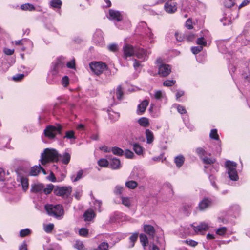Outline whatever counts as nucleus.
<instances>
[{"label": "nucleus", "mask_w": 250, "mask_h": 250, "mask_svg": "<svg viewBox=\"0 0 250 250\" xmlns=\"http://www.w3.org/2000/svg\"><path fill=\"white\" fill-rule=\"evenodd\" d=\"M61 155L56 149L45 148L41 154V163L43 165L49 162L57 163Z\"/></svg>", "instance_id": "obj_1"}, {"label": "nucleus", "mask_w": 250, "mask_h": 250, "mask_svg": "<svg viewBox=\"0 0 250 250\" xmlns=\"http://www.w3.org/2000/svg\"><path fill=\"white\" fill-rule=\"evenodd\" d=\"M45 209L50 216L55 217H60L64 213L63 207L60 204L56 205L52 204L46 205L45 206Z\"/></svg>", "instance_id": "obj_2"}, {"label": "nucleus", "mask_w": 250, "mask_h": 250, "mask_svg": "<svg viewBox=\"0 0 250 250\" xmlns=\"http://www.w3.org/2000/svg\"><path fill=\"white\" fill-rule=\"evenodd\" d=\"M89 67L91 71L95 75L99 76L102 74L104 71L108 69L107 65L102 62L93 61L89 63Z\"/></svg>", "instance_id": "obj_3"}, {"label": "nucleus", "mask_w": 250, "mask_h": 250, "mask_svg": "<svg viewBox=\"0 0 250 250\" xmlns=\"http://www.w3.org/2000/svg\"><path fill=\"white\" fill-rule=\"evenodd\" d=\"M225 166L228 168V173L229 178L231 180L237 181L239 178L236 170V163L228 160L225 162Z\"/></svg>", "instance_id": "obj_4"}, {"label": "nucleus", "mask_w": 250, "mask_h": 250, "mask_svg": "<svg viewBox=\"0 0 250 250\" xmlns=\"http://www.w3.org/2000/svg\"><path fill=\"white\" fill-rule=\"evenodd\" d=\"M72 188L71 186L57 187L54 189V193L63 198H67L71 194Z\"/></svg>", "instance_id": "obj_5"}, {"label": "nucleus", "mask_w": 250, "mask_h": 250, "mask_svg": "<svg viewBox=\"0 0 250 250\" xmlns=\"http://www.w3.org/2000/svg\"><path fill=\"white\" fill-rule=\"evenodd\" d=\"M171 72V66L167 64L159 65L158 74L163 77H167Z\"/></svg>", "instance_id": "obj_6"}, {"label": "nucleus", "mask_w": 250, "mask_h": 250, "mask_svg": "<svg viewBox=\"0 0 250 250\" xmlns=\"http://www.w3.org/2000/svg\"><path fill=\"white\" fill-rule=\"evenodd\" d=\"M135 48L129 44H125L123 47V58L126 59L128 57L133 56L135 54Z\"/></svg>", "instance_id": "obj_7"}, {"label": "nucleus", "mask_w": 250, "mask_h": 250, "mask_svg": "<svg viewBox=\"0 0 250 250\" xmlns=\"http://www.w3.org/2000/svg\"><path fill=\"white\" fill-rule=\"evenodd\" d=\"M212 200L208 197H204L199 203L197 208L200 211H204L212 205Z\"/></svg>", "instance_id": "obj_8"}, {"label": "nucleus", "mask_w": 250, "mask_h": 250, "mask_svg": "<svg viewBox=\"0 0 250 250\" xmlns=\"http://www.w3.org/2000/svg\"><path fill=\"white\" fill-rule=\"evenodd\" d=\"M55 126L49 125L47 126L44 130L43 133L44 136L49 139H53L56 136L55 132Z\"/></svg>", "instance_id": "obj_9"}, {"label": "nucleus", "mask_w": 250, "mask_h": 250, "mask_svg": "<svg viewBox=\"0 0 250 250\" xmlns=\"http://www.w3.org/2000/svg\"><path fill=\"white\" fill-rule=\"evenodd\" d=\"M16 173L17 174V181L20 180L23 190L24 191H26L29 187L28 179L21 175L19 170L16 171Z\"/></svg>", "instance_id": "obj_10"}, {"label": "nucleus", "mask_w": 250, "mask_h": 250, "mask_svg": "<svg viewBox=\"0 0 250 250\" xmlns=\"http://www.w3.org/2000/svg\"><path fill=\"white\" fill-rule=\"evenodd\" d=\"M65 58L62 56L58 57L53 62V70L58 72L60 69L62 68L65 65Z\"/></svg>", "instance_id": "obj_11"}, {"label": "nucleus", "mask_w": 250, "mask_h": 250, "mask_svg": "<svg viewBox=\"0 0 250 250\" xmlns=\"http://www.w3.org/2000/svg\"><path fill=\"white\" fill-rule=\"evenodd\" d=\"M192 227L194 231L197 233H202L209 229L208 225L205 222H201L196 226L192 225Z\"/></svg>", "instance_id": "obj_12"}, {"label": "nucleus", "mask_w": 250, "mask_h": 250, "mask_svg": "<svg viewBox=\"0 0 250 250\" xmlns=\"http://www.w3.org/2000/svg\"><path fill=\"white\" fill-rule=\"evenodd\" d=\"M144 231L147 234L150 238H154L156 234V230L151 225L145 224L143 226Z\"/></svg>", "instance_id": "obj_13"}, {"label": "nucleus", "mask_w": 250, "mask_h": 250, "mask_svg": "<svg viewBox=\"0 0 250 250\" xmlns=\"http://www.w3.org/2000/svg\"><path fill=\"white\" fill-rule=\"evenodd\" d=\"M164 8L167 13H174L177 9V3L176 2L167 1L165 4Z\"/></svg>", "instance_id": "obj_14"}, {"label": "nucleus", "mask_w": 250, "mask_h": 250, "mask_svg": "<svg viewBox=\"0 0 250 250\" xmlns=\"http://www.w3.org/2000/svg\"><path fill=\"white\" fill-rule=\"evenodd\" d=\"M109 15L112 20L117 21H120L123 19L122 15L118 11L110 9L109 10Z\"/></svg>", "instance_id": "obj_15"}, {"label": "nucleus", "mask_w": 250, "mask_h": 250, "mask_svg": "<svg viewBox=\"0 0 250 250\" xmlns=\"http://www.w3.org/2000/svg\"><path fill=\"white\" fill-rule=\"evenodd\" d=\"M108 158L110 160L109 165L111 168L112 169H118L121 167V162L119 159L115 157L110 158L109 157Z\"/></svg>", "instance_id": "obj_16"}, {"label": "nucleus", "mask_w": 250, "mask_h": 250, "mask_svg": "<svg viewBox=\"0 0 250 250\" xmlns=\"http://www.w3.org/2000/svg\"><path fill=\"white\" fill-rule=\"evenodd\" d=\"M83 216L85 221H91L96 217V214L92 209H90L85 211Z\"/></svg>", "instance_id": "obj_17"}, {"label": "nucleus", "mask_w": 250, "mask_h": 250, "mask_svg": "<svg viewBox=\"0 0 250 250\" xmlns=\"http://www.w3.org/2000/svg\"><path fill=\"white\" fill-rule=\"evenodd\" d=\"M134 55L138 59H143L146 55V51L143 48H135Z\"/></svg>", "instance_id": "obj_18"}, {"label": "nucleus", "mask_w": 250, "mask_h": 250, "mask_svg": "<svg viewBox=\"0 0 250 250\" xmlns=\"http://www.w3.org/2000/svg\"><path fill=\"white\" fill-rule=\"evenodd\" d=\"M148 104L149 101L147 100H145L138 105V111L141 113V114L145 112L146 108L148 105Z\"/></svg>", "instance_id": "obj_19"}, {"label": "nucleus", "mask_w": 250, "mask_h": 250, "mask_svg": "<svg viewBox=\"0 0 250 250\" xmlns=\"http://www.w3.org/2000/svg\"><path fill=\"white\" fill-rule=\"evenodd\" d=\"M185 159L182 155L176 156L174 159V163L178 168L181 167L184 163Z\"/></svg>", "instance_id": "obj_20"}, {"label": "nucleus", "mask_w": 250, "mask_h": 250, "mask_svg": "<svg viewBox=\"0 0 250 250\" xmlns=\"http://www.w3.org/2000/svg\"><path fill=\"white\" fill-rule=\"evenodd\" d=\"M146 143L148 144H151L154 139V137L153 132L148 129L146 130L145 131Z\"/></svg>", "instance_id": "obj_21"}, {"label": "nucleus", "mask_w": 250, "mask_h": 250, "mask_svg": "<svg viewBox=\"0 0 250 250\" xmlns=\"http://www.w3.org/2000/svg\"><path fill=\"white\" fill-rule=\"evenodd\" d=\"M41 168H42V167L40 165L33 166L31 168L29 175L32 176H37L41 171Z\"/></svg>", "instance_id": "obj_22"}, {"label": "nucleus", "mask_w": 250, "mask_h": 250, "mask_svg": "<svg viewBox=\"0 0 250 250\" xmlns=\"http://www.w3.org/2000/svg\"><path fill=\"white\" fill-rule=\"evenodd\" d=\"M132 146L133 150L137 155L143 154L144 148L140 145L138 143H134Z\"/></svg>", "instance_id": "obj_23"}, {"label": "nucleus", "mask_w": 250, "mask_h": 250, "mask_svg": "<svg viewBox=\"0 0 250 250\" xmlns=\"http://www.w3.org/2000/svg\"><path fill=\"white\" fill-rule=\"evenodd\" d=\"M43 188L42 184H34L32 186L31 191L34 193H38L42 191Z\"/></svg>", "instance_id": "obj_24"}, {"label": "nucleus", "mask_w": 250, "mask_h": 250, "mask_svg": "<svg viewBox=\"0 0 250 250\" xmlns=\"http://www.w3.org/2000/svg\"><path fill=\"white\" fill-rule=\"evenodd\" d=\"M60 158H62L61 161L63 164L67 165L70 162L71 155L69 153L65 152Z\"/></svg>", "instance_id": "obj_25"}, {"label": "nucleus", "mask_w": 250, "mask_h": 250, "mask_svg": "<svg viewBox=\"0 0 250 250\" xmlns=\"http://www.w3.org/2000/svg\"><path fill=\"white\" fill-rule=\"evenodd\" d=\"M116 94L118 100H121L123 99L124 96V89L121 85L117 86Z\"/></svg>", "instance_id": "obj_26"}, {"label": "nucleus", "mask_w": 250, "mask_h": 250, "mask_svg": "<svg viewBox=\"0 0 250 250\" xmlns=\"http://www.w3.org/2000/svg\"><path fill=\"white\" fill-rule=\"evenodd\" d=\"M111 151L115 155L121 156L124 155L123 150L117 146L112 147Z\"/></svg>", "instance_id": "obj_27"}, {"label": "nucleus", "mask_w": 250, "mask_h": 250, "mask_svg": "<svg viewBox=\"0 0 250 250\" xmlns=\"http://www.w3.org/2000/svg\"><path fill=\"white\" fill-rule=\"evenodd\" d=\"M21 8L25 11H34L35 10V6L30 3H25L21 6Z\"/></svg>", "instance_id": "obj_28"}, {"label": "nucleus", "mask_w": 250, "mask_h": 250, "mask_svg": "<svg viewBox=\"0 0 250 250\" xmlns=\"http://www.w3.org/2000/svg\"><path fill=\"white\" fill-rule=\"evenodd\" d=\"M138 123L143 127H147L149 125V120L147 118L142 117L138 120Z\"/></svg>", "instance_id": "obj_29"}, {"label": "nucleus", "mask_w": 250, "mask_h": 250, "mask_svg": "<svg viewBox=\"0 0 250 250\" xmlns=\"http://www.w3.org/2000/svg\"><path fill=\"white\" fill-rule=\"evenodd\" d=\"M125 186L131 189H135L138 186V183L135 181L131 180L125 182Z\"/></svg>", "instance_id": "obj_30"}, {"label": "nucleus", "mask_w": 250, "mask_h": 250, "mask_svg": "<svg viewBox=\"0 0 250 250\" xmlns=\"http://www.w3.org/2000/svg\"><path fill=\"white\" fill-rule=\"evenodd\" d=\"M202 160L203 161V163L204 164H206V165H208V164H209V165L213 164L216 161V160L215 158H212V157L208 158V157H204V158H202Z\"/></svg>", "instance_id": "obj_31"}, {"label": "nucleus", "mask_w": 250, "mask_h": 250, "mask_svg": "<svg viewBox=\"0 0 250 250\" xmlns=\"http://www.w3.org/2000/svg\"><path fill=\"white\" fill-rule=\"evenodd\" d=\"M196 153L202 160L203 156L207 154V151L202 147H198L195 150Z\"/></svg>", "instance_id": "obj_32"}, {"label": "nucleus", "mask_w": 250, "mask_h": 250, "mask_svg": "<svg viewBox=\"0 0 250 250\" xmlns=\"http://www.w3.org/2000/svg\"><path fill=\"white\" fill-rule=\"evenodd\" d=\"M140 240L144 247H146L148 244V238L146 235L144 234H141L140 235Z\"/></svg>", "instance_id": "obj_33"}, {"label": "nucleus", "mask_w": 250, "mask_h": 250, "mask_svg": "<svg viewBox=\"0 0 250 250\" xmlns=\"http://www.w3.org/2000/svg\"><path fill=\"white\" fill-rule=\"evenodd\" d=\"M109 244L107 242L101 243L97 248L93 249L92 250H108Z\"/></svg>", "instance_id": "obj_34"}, {"label": "nucleus", "mask_w": 250, "mask_h": 250, "mask_svg": "<svg viewBox=\"0 0 250 250\" xmlns=\"http://www.w3.org/2000/svg\"><path fill=\"white\" fill-rule=\"evenodd\" d=\"M62 2L60 0H52L50 2V5L53 8H61Z\"/></svg>", "instance_id": "obj_35"}, {"label": "nucleus", "mask_w": 250, "mask_h": 250, "mask_svg": "<svg viewBox=\"0 0 250 250\" xmlns=\"http://www.w3.org/2000/svg\"><path fill=\"white\" fill-rule=\"evenodd\" d=\"M209 137L211 139L215 140H219V137L217 133V130L216 129H213L211 130Z\"/></svg>", "instance_id": "obj_36"}, {"label": "nucleus", "mask_w": 250, "mask_h": 250, "mask_svg": "<svg viewBox=\"0 0 250 250\" xmlns=\"http://www.w3.org/2000/svg\"><path fill=\"white\" fill-rule=\"evenodd\" d=\"M98 164L99 166L101 167H107L108 166L109 164V162H108L106 159L104 158L100 159L98 161Z\"/></svg>", "instance_id": "obj_37"}, {"label": "nucleus", "mask_w": 250, "mask_h": 250, "mask_svg": "<svg viewBox=\"0 0 250 250\" xmlns=\"http://www.w3.org/2000/svg\"><path fill=\"white\" fill-rule=\"evenodd\" d=\"M196 43L203 47L207 45V42L204 37L198 38L197 39Z\"/></svg>", "instance_id": "obj_38"}, {"label": "nucleus", "mask_w": 250, "mask_h": 250, "mask_svg": "<svg viewBox=\"0 0 250 250\" xmlns=\"http://www.w3.org/2000/svg\"><path fill=\"white\" fill-rule=\"evenodd\" d=\"M83 174V171L82 170H80L78 172L76 177L75 176V175H73L71 177V180L73 182H75L82 178Z\"/></svg>", "instance_id": "obj_39"}, {"label": "nucleus", "mask_w": 250, "mask_h": 250, "mask_svg": "<svg viewBox=\"0 0 250 250\" xmlns=\"http://www.w3.org/2000/svg\"><path fill=\"white\" fill-rule=\"evenodd\" d=\"M79 234L81 236L87 237L88 235V229L85 228H81L79 231Z\"/></svg>", "instance_id": "obj_40"}, {"label": "nucleus", "mask_w": 250, "mask_h": 250, "mask_svg": "<svg viewBox=\"0 0 250 250\" xmlns=\"http://www.w3.org/2000/svg\"><path fill=\"white\" fill-rule=\"evenodd\" d=\"M63 138L75 139L76 137L75 136V132L73 130H69L66 131L65 133V135L63 137Z\"/></svg>", "instance_id": "obj_41"}, {"label": "nucleus", "mask_w": 250, "mask_h": 250, "mask_svg": "<svg viewBox=\"0 0 250 250\" xmlns=\"http://www.w3.org/2000/svg\"><path fill=\"white\" fill-rule=\"evenodd\" d=\"M227 231V229L226 227H222L218 229L216 231V233L220 236L224 235Z\"/></svg>", "instance_id": "obj_42"}, {"label": "nucleus", "mask_w": 250, "mask_h": 250, "mask_svg": "<svg viewBox=\"0 0 250 250\" xmlns=\"http://www.w3.org/2000/svg\"><path fill=\"white\" fill-rule=\"evenodd\" d=\"M138 237V233H133L130 237H129V240L130 242L131 243V247H133L135 244V243L137 240Z\"/></svg>", "instance_id": "obj_43"}, {"label": "nucleus", "mask_w": 250, "mask_h": 250, "mask_svg": "<svg viewBox=\"0 0 250 250\" xmlns=\"http://www.w3.org/2000/svg\"><path fill=\"white\" fill-rule=\"evenodd\" d=\"M74 247L78 250H84L85 249L84 245L81 241H77L75 244Z\"/></svg>", "instance_id": "obj_44"}, {"label": "nucleus", "mask_w": 250, "mask_h": 250, "mask_svg": "<svg viewBox=\"0 0 250 250\" xmlns=\"http://www.w3.org/2000/svg\"><path fill=\"white\" fill-rule=\"evenodd\" d=\"M224 4L226 7L230 8L235 5V2L234 0H225Z\"/></svg>", "instance_id": "obj_45"}, {"label": "nucleus", "mask_w": 250, "mask_h": 250, "mask_svg": "<svg viewBox=\"0 0 250 250\" xmlns=\"http://www.w3.org/2000/svg\"><path fill=\"white\" fill-rule=\"evenodd\" d=\"M53 188H54V186L52 184H49V185H47V188H43V192L44 193V194H45L46 195L49 194L50 193H51V192L53 190Z\"/></svg>", "instance_id": "obj_46"}, {"label": "nucleus", "mask_w": 250, "mask_h": 250, "mask_svg": "<svg viewBox=\"0 0 250 250\" xmlns=\"http://www.w3.org/2000/svg\"><path fill=\"white\" fill-rule=\"evenodd\" d=\"M203 49V46H193L191 47V50L193 54L196 55L200 52Z\"/></svg>", "instance_id": "obj_47"}, {"label": "nucleus", "mask_w": 250, "mask_h": 250, "mask_svg": "<svg viewBox=\"0 0 250 250\" xmlns=\"http://www.w3.org/2000/svg\"><path fill=\"white\" fill-rule=\"evenodd\" d=\"M183 242L193 247H195L198 245L197 242L191 239L186 240L183 241Z\"/></svg>", "instance_id": "obj_48"}, {"label": "nucleus", "mask_w": 250, "mask_h": 250, "mask_svg": "<svg viewBox=\"0 0 250 250\" xmlns=\"http://www.w3.org/2000/svg\"><path fill=\"white\" fill-rule=\"evenodd\" d=\"M31 233V231L28 229H22L20 232V236L21 237H24L28 235H29Z\"/></svg>", "instance_id": "obj_49"}, {"label": "nucleus", "mask_w": 250, "mask_h": 250, "mask_svg": "<svg viewBox=\"0 0 250 250\" xmlns=\"http://www.w3.org/2000/svg\"><path fill=\"white\" fill-rule=\"evenodd\" d=\"M24 76L23 74H17L13 76L12 79L15 82H19L22 80Z\"/></svg>", "instance_id": "obj_50"}, {"label": "nucleus", "mask_w": 250, "mask_h": 250, "mask_svg": "<svg viewBox=\"0 0 250 250\" xmlns=\"http://www.w3.org/2000/svg\"><path fill=\"white\" fill-rule=\"evenodd\" d=\"M62 85L65 87L68 86L69 84V78L67 76H64L62 77Z\"/></svg>", "instance_id": "obj_51"}, {"label": "nucleus", "mask_w": 250, "mask_h": 250, "mask_svg": "<svg viewBox=\"0 0 250 250\" xmlns=\"http://www.w3.org/2000/svg\"><path fill=\"white\" fill-rule=\"evenodd\" d=\"M54 225L53 224H49L47 225L44 229V231L47 233H51L53 230Z\"/></svg>", "instance_id": "obj_52"}, {"label": "nucleus", "mask_w": 250, "mask_h": 250, "mask_svg": "<svg viewBox=\"0 0 250 250\" xmlns=\"http://www.w3.org/2000/svg\"><path fill=\"white\" fill-rule=\"evenodd\" d=\"M176 83L175 80H167L165 81L163 83V85L165 86H171L173 85Z\"/></svg>", "instance_id": "obj_53"}, {"label": "nucleus", "mask_w": 250, "mask_h": 250, "mask_svg": "<svg viewBox=\"0 0 250 250\" xmlns=\"http://www.w3.org/2000/svg\"><path fill=\"white\" fill-rule=\"evenodd\" d=\"M66 66L68 68L71 69H75L76 68V64H75V60L74 59L66 63Z\"/></svg>", "instance_id": "obj_54"}, {"label": "nucleus", "mask_w": 250, "mask_h": 250, "mask_svg": "<svg viewBox=\"0 0 250 250\" xmlns=\"http://www.w3.org/2000/svg\"><path fill=\"white\" fill-rule=\"evenodd\" d=\"M122 202L123 205L126 207H129L130 205V202L129 198L121 197Z\"/></svg>", "instance_id": "obj_55"}, {"label": "nucleus", "mask_w": 250, "mask_h": 250, "mask_svg": "<svg viewBox=\"0 0 250 250\" xmlns=\"http://www.w3.org/2000/svg\"><path fill=\"white\" fill-rule=\"evenodd\" d=\"M55 132L57 134H62V126L61 124H58L55 126Z\"/></svg>", "instance_id": "obj_56"}, {"label": "nucleus", "mask_w": 250, "mask_h": 250, "mask_svg": "<svg viewBox=\"0 0 250 250\" xmlns=\"http://www.w3.org/2000/svg\"><path fill=\"white\" fill-rule=\"evenodd\" d=\"M108 49L112 52H116L118 50V45L116 44H111L108 45Z\"/></svg>", "instance_id": "obj_57"}, {"label": "nucleus", "mask_w": 250, "mask_h": 250, "mask_svg": "<svg viewBox=\"0 0 250 250\" xmlns=\"http://www.w3.org/2000/svg\"><path fill=\"white\" fill-rule=\"evenodd\" d=\"M177 109L178 112L181 114H184L187 113L185 107L182 105H178L177 106Z\"/></svg>", "instance_id": "obj_58"}, {"label": "nucleus", "mask_w": 250, "mask_h": 250, "mask_svg": "<svg viewBox=\"0 0 250 250\" xmlns=\"http://www.w3.org/2000/svg\"><path fill=\"white\" fill-rule=\"evenodd\" d=\"M125 155L126 158L131 159L134 157L133 153L129 149H126L125 152Z\"/></svg>", "instance_id": "obj_59"}, {"label": "nucleus", "mask_w": 250, "mask_h": 250, "mask_svg": "<svg viewBox=\"0 0 250 250\" xmlns=\"http://www.w3.org/2000/svg\"><path fill=\"white\" fill-rule=\"evenodd\" d=\"M186 27L188 29H192L193 28V26L192 25V20L190 18H189L187 20L186 22Z\"/></svg>", "instance_id": "obj_60"}, {"label": "nucleus", "mask_w": 250, "mask_h": 250, "mask_svg": "<svg viewBox=\"0 0 250 250\" xmlns=\"http://www.w3.org/2000/svg\"><path fill=\"white\" fill-rule=\"evenodd\" d=\"M195 38V35L193 33H190L186 36V39L188 42L193 41Z\"/></svg>", "instance_id": "obj_61"}, {"label": "nucleus", "mask_w": 250, "mask_h": 250, "mask_svg": "<svg viewBox=\"0 0 250 250\" xmlns=\"http://www.w3.org/2000/svg\"><path fill=\"white\" fill-rule=\"evenodd\" d=\"M3 52L6 55H12L14 52V50L5 48L4 49Z\"/></svg>", "instance_id": "obj_62"}, {"label": "nucleus", "mask_w": 250, "mask_h": 250, "mask_svg": "<svg viewBox=\"0 0 250 250\" xmlns=\"http://www.w3.org/2000/svg\"><path fill=\"white\" fill-rule=\"evenodd\" d=\"M100 150L104 151V152H110L111 151V149L109 148L106 146H103L99 147Z\"/></svg>", "instance_id": "obj_63"}, {"label": "nucleus", "mask_w": 250, "mask_h": 250, "mask_svg": "<svg viewBox=\"0 0 250 250\" xmlns=\"http://www.w3.org/2000/svg\"><path fill=\"white\" fill-rule=\"evenodd\" d=\"M123 190V188L121 187L117 186L115 188V193L117 195H121Z\"/></svg>", "instance_id": "obj_64"}]
</instances>
